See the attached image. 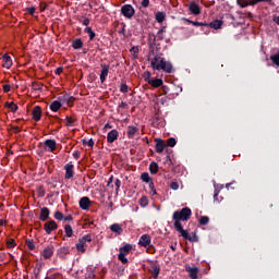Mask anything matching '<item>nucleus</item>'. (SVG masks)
<instances>
[{"mask_svg": "<svg viewBox=\"0 0 279 279\" xmlns=\"http://www.w3.org/2000/svg\"><path fill=\"white\" fill-rule=\"evenodd\" d=\"M174 229L177 230V232L181 233V236L185 239V241H187L190 234L189 231L184 230V228H182V223H178L173 225Z\"/></svg>", "mask_w": 279, "mask_h": 279, "instance_id": "14", "label": "nucleus"}, {"mask_svg": "<svg viewBox=\"0 0 279 279\" xmlns=\"http://www.w3.org/2000/svg\"><path fill=\"white\" fill-rule=\"evenodd\" d=\"M2 88H3V92H4V93H10V90H12V86L9 85V84L3 85Z\"/></svg>", "mask_w": 279, "mask_h": 279, "instance_id": "58", "label": "nucleus"}, {"mask_svg": "<svg viewBox=\"0 0 279 279\" xmlns=\"http://www.w3.org/2000/svg\"><path fill=\"white\" fill-rule=\"evenodd\" d=\"M149 86H153V88H160L162 86L163 82L162 78H156L148 81Z\"/></svg>", "mask_w": 279, "mask_h": 279, "instance_id": "26", "label": "nucleus"}, {"mask_svg": "<svg viewBox=\"0 0 279 279\" xmlns=\"http://www.w3.org/2000/svg\"><path fill=\"white\" fill-rule=\"evenodd\" d=\"M118 260H120L122 265H128L130 263L123 253L118 254Z\"/></svg>", "mask_w": 279, "mask_h": 279, "instance_id": "41", "label": "nucleus"}, {"mask_svg": "<svg viewBox=\"0 0 279 279\" xmlns=\"http://www.w3.org/2000/svg\"><path fill=\"white\" fill-rule=\"evenodd\" d=\"M84 33L88 34L89 40H95V36H97V34L93 32V28L90 26L85 27Z\"/></svg>", "mask_w": 279, "mask_h": 279, "instance_id": "32", "label": "nucleus"}, {"mask_svg": "<svg viewBox=\"0 0 279 279\" xmlns=\"http://www.w3.org/2000/svg\"><path fill=\"white\" fill-rule=\"evenodd\" d=\"M130 90V87L128 86V84H125V83H122L121 85H120V93H128Z\"/></svg>", "mask_w": 279, "mask_h": 279, "instance_id": "49", "label": "nucleus"}, {"mask_svg": "<svg viewBox=\"0 0 279 279\" xmlns=\"http://www.w3.org/2000/svg\"><path fill=\"white\" fill-rule=\"evenodd\" d=\"M44 195H45V190L43 187H39L38 197H43Z\"/></svg>", "mask_w": 279, "mask_h": 279, "instance_id": "61", "label": "nucleus"}, {"mask_svg": "<svg viewBox=\"0 0 279 279\" xmlns=\"http://www.w3.org/2000/svg\"><path fill=\"white\" fill-rule=\"evenodd\" d=\"M190 12H192L195 16H197V14H201L202 13V10L199 9V5L195 2H192L190 4V8H189Z\"/></svg>", "mask_w": 279, "mask_h": 279, "instance_id": "24", "label": "nucleus"}, {"mask_svg": "<svg viewBox=\"0 0 279 279\" xmlns=\"http://www.w3.org/2000/svg\"><path fill=\"white\" fill-rule=\"evenodd\" d=\"M118 138H119V131H117V129L111 130L107 134V143L109 144L114 143V141H117Z\"/></svg>", "mask_w": 279, "mask_h": 279, "instance_id": "11", "label": "nucleus"}, {"mask_svg": "<svg viewBox=\"0 0 279 279\" xmlns=\"http://www.w3.org/2000/svg\"><path fill=\"white\" fill-rule=\"evenodd\" d=\"M167 32V26H162L158 32L154 40H165V33Z\"/></svg>", "mask_w": 279, "mask_h": 279, "instance_id": "28", "label": "nucleus"}, {"mask_svg": "<svg viewBox=\"0 0 279 279\" xmlns=\"http://www.w3.org/2000/svg\"><path fill=\"white\" fill-rule=\"evenodd\" d=\"M114 184H116V187H117L116 191H119V189H121V180L117 179Z\"/></svg>", "mask_w": 279, "mask_h": 279, "instance_id": "59", "label": "nucleus"}, {"mask_svg": "<svg viewBox=\"0 0 279 279\" xmlns=\"http://www.w3.org/2000/svg\"><path fill=\"white\" fill-rule=\"evenodd\" d=\"M141 180L144 181L146 184H149V182H151V177H149V173L143 172L141 174Z\"/></svg>", "mask_w": 279, "mask_h": 279, "instance_id": "36", "label": "nucleus"}, {"mask_svg": "<svg viewBox=\"0 0 279 279\" xmlns=\"http://www.w3.org/2000/svg\"><path fill=\"white\" fill-rule=\"evenodd\" d=\"M32 88L34 90H43V83H40V82H33L32 83Z\"/></svg>", "mask_w": 279, "mask_h": 279, "instance_id": "43", "label": "nucleus"}, {"mask_svg": "<svg viewBox=\"0 0 279 279\" xmlns=\"http://www.w3.org/2000/svg\"><path fill=\"white\" fill-rule=\"evenodd\" d=\"M158 163L156 161H151L150 165H149V172L153 174V175H156V173H158Z\"/></svg>", "mask_w": 279, "mask_h": 279, "instance_id": "31", "label": "nucleus"}, {"mask_svg": "<svg viewBox=\"0 0 279 279\" xmlns=\"http://www.w3.org/2000/svg\"><path fill=\"white\" fill-rule=\"evenodd\" d=\"M170 189H172V191H178V189H180V184L178 182H172L170 183Z\"/></svg>", "mask_w": 279, "mask_h": 279, "instance_id": "54", "label": "nucleus"}, {"mask_svg": "<svg viewBox=\"0 0 279 279\" xmlns=\"http://www.w3.org/2000/svg\"><path fill=\"white\" fill-rule=\"evenodd\" d=\"M131 53H138V47L134 46L131 48Z\"/></svg>", "mask_w": 279, "mask_h": 279, "instance_id": "64", "label": "nucleus"}, {"mask_svg": "<svg viewBox=\"0 0 279 279\" xmlns=\"http://www.w3.org/2000/svg\"><path fill=\"white\" fill-rule=\"evenodd\" d=\"M26 246L28 247V250H36V245L32 240H26Z\"/></svg>", "mask_w": 279, "mask_h": 279, "instance_id": "51", "label": "nucleus"}, {"mask_svg": "<svg viewBox=\"0 0 279 279\" xmlns=\"http://www.w3.org/2000/svg\"><path fill=\"white\" fill-rule=\"evenodd\" d=\"M109 230H111V232H113L114 234L121 235L123 234V227H121V225L119 223H113L109 227Z\"/></svg>", "mask_w": 279, "mask_h": 279, "instance_id": "20", "label": "nucleus"}, {"mask_svg": "<svg viewBox=\"0 0 279 279\" xmlns=\"http://www.w3.org/2000/svg\"><path fill=\"white\" fill-rule=\"evenodd\" d=\"M32 117L34 121H40L43 119V108L40 106H36L33 108Z\"/></svg>", "mask_w": 279, "mask_h": 279, "instance_id": "10", "label": "nucleus"}, {"mask_svg": "<svg viewBox=\"0 0 279 279\" xmlns=\"http://www.w3.org/2000/svg\"><path fill=\"white\" fill-rule=\"evenodd\" d=\"M132 252V244H125L124 246L120 247L119 253L123 254L124 256H128Z\"/></svg>", "mask_w": 279, "mask_h": 279, "instance_id": "29", "label": "nucleus"}, {"mask_svg": "<svg viewBox=\"0 0 279 279\" xmlns=\"http://www.w3.org/2000/svg\"><path fill=\"white\" fill-rule=\"evenodd\" d=\"M185 270L190 274L191 279H197L198 278L199 268L186 266Z\"/></svg>", "mask_w": 279, "mask_h": 279, "instance_id": "13", "label": "nucleus"}, {"mask_svg": "<svg viewBox=\"0 0 279 279\" xmlns=\"http://www.w3.org/2000/svg\"><path fill=\"white\" fill-rule=\"evenodd\" d=\"M209 222H210V218H208V216H202L198 220V223L201 226H208Z\"/></svg>", "mask_w": 279, "mask_h": 279, "instance_id": "37", "label": "nucleus"}, {"mask_svg": "<svg viewBox=\"0 0 279 279\" xmlns=\"http://www.w3.org/2000/svg\"><path fill=\"white\" fill-rule=\"evenodd\" d=\"M82 25H85V27H88L90 25V19L85 17L83 21H81Z\"/></svg>", "mask_w": 279, "mask_h": 279, "instance_id": "57", "label": "nucleus"}, {"mask_svg": "<svg viewBox=\"0 0 279 279\" xmlns=\"http://www.w3.org/2000/svg\"><path fill=\"white\" fill-rule=\"evenodd\" d=\"M149 271H150L153 278L157 279L158 276H160V265L151 264Z\"/></svg>", "mask_w": 279, "mask_h": 279, "instance_id": "18", "label": "nucleus"}, {"mask_svg": "<svg viewBox=\"0 0 279 279\" xmlns=\"http://www.w3.org/2000/svg\"><path fill=\"white\" fill-rule=\"evenodd\" d=\"M78 204L82 210H88V208H90V198H88V196H84L80 199Z\"/></svg>", "mask_w": 279, "mask_h": 279, "instance_id": "12", "label": "nucleus"}, {"mask_svg": "<svg viewBox=\"0 0 279 279\" xmlns=\"http://www.w3.org/2000/svg\"><path fill=\"white\" fill-rule=\"evenodd\" d=\"M150 66L154 71H163L165 73H173V64L166 61L165 58L156 54L150 61Z\"/></svg>", "mask_w": 279, "mask_h": 279, "instance_id": "1", "label": "nucleus"}, {"mask_svg": "<svg viewBox=\"0 0 279 279\" xmlns=\"http://www.w3.org/2000/svg\"><path fill=\"white\" fill-rule=\"evenodd\" d=\"M121 108H128V102H121L119 106H118V110L121 109Z\"/></svg>", "mask_w": 279, "mask_h": 279, "instance_id": "63", "label": "nucleus"}, {"mask_svg": "<svg viewBox=\"0 0 279 279\" xmlns=\"http://www.w3.org/2000/svg\"><path fill=\"white\" fill-rule=\"evenodd\" d=\"M143 77H144L145 82H147V84H149V82H151V72H149V71L144 72Z\"/></svg>", "mask_w": 279, "mask_h": 279, "instance_id": "45", "label": "nucleus"}, {"mask_svg": "<svg viewBox=\"0 0 279 279\" xmlns=\"http://www.w3.org/2000/svg\"><path fill=\"white\" fill-rule=\"evenodd\" d=\"M138 245L141 247H147L148 245H151V236L149 234H143L140 236Z\"/></svg>", "mask_w": 279, "mask_h": 279, "instance_id": "8", "label": "nucleus"}, {"mask_svg": "<svg viewBox=\"0 0 279 279\" xmlns=\"http://www.w3.org/2000/svg\"><path fill=\"white\" fill-rule=\"evenodd\" d=\"M101 71H100V82L104 84L106 82V78L108 77V73H110V65L109 64H100Z\"/></svg>", "mask_w": 279, "mask_h": 279, "instance_id": "7", "label": "nucleus"}, {"mask_svg": "<svg viewBox=\"0 0 279 279\" xmlns=\"http://www.w3.org/2000/svg\"><path fill=\"white\" fill-rule=\"evenodd\" d=\"M191 215H193V211L189 207L174 211L172 215V219L174 221L173 226H177V223H182V221H189L191 219Z\"/></svg>", "mask_w": 279, "mask_h": 279, "instance_id": "2", "label": "nucleus"}, {"mask_svg": "<svg viewBox=\"0 0 279 279\" xmlns=\"http://www.w3.org/2000/svg\"><path fill=\"white\" fill-rule=\"evenodd\" d=\"M7 247H9V250H12V247H16V242L14 241V239H9L7 241Z\"/></svg>", "mask_w": 279, "mask_h": 279, "instance_id": "47", "label": "nucleus"}, {"mask_svg": "<svg viewBox=\"0 0 279 279\" xmlns=\"http://www.w3.org/2000/svg\"><path fill=\"white\" fill-rule=\"evenodd\" d=\"M251 3L252 1L248 0H238V5H240V8H247V5H252Z\"/></svg>", "mask_w": 279, "mask_h": 279, "instance_id": "42", "label": "nucleus"}, {"mask_svg": "<svg viewBox=\"0 0 279 279\" xmlns=\"http://www.w3.org/2000/svg\"><path fill=\"white\" fill-rule=\"evenodd\" d=\"M177 144H178V141H175L174 137H170V138L167 140V146L168 147H173Z\"/></svg>", "mask_w": 279, "mask_h": 279, "instance_id": "46", "label": "nucleus"}, {"mask_svg": "<svg viewBox=\"0 0 279 279\" xmlns=\"http://www.w3.org/2000/svg\"><path fill=\"white\" fill-rule=\"evenodd\" d=\"M53 245H49L47 246L44 252H43V256L44 258L47 260L49 258H51V256H53Z\"/></svg>", "mask_w": 279, "mask_h": 279, "instance_id": "22", "label": "nucleus"}, {"mask_svg": "<svg viewBox=\"0 0 279 279\" xmlns=\"http://www.w3.org/2000/svg\"><path fill=\"white\" fill-rule=\"evenodd\" d=\"M44 230L46 234H51V232H54V230H58V223L56 220H48L44 225Z\"/></svg>", "mask_w": 279, "mask_h": 279, "instance_id": "4", "label": "nucleus"}, {"mask_svg": "<svg viewBox=\"0 0 279 279\" xmlns=\"http://www.w3.org/2000/svg\"><path fill=\"white\" fill-rule=\"evenodd\" d=\"M64 231H65V236H68V239H71V236H73V227H71V225H65Z\"/></svg>", "mask_w": 279, "mask_h": 279, "instance_id": "33", "label": "nucleus"}, {"mask_svg": "<svg viewBox=\"0 0 279 279\" xmlns=\"http://www.w3.org/2000/svg\"><path fill=\"white\" fill-rule=\"evenodd\" d=\"M62 71H64V69L62 66L58 68L54 73L56 75H61Z\"/></svg>", "mask_w": 279, "mask_h": 279, "instance_id": "62", "label": "nucleus"}, {"mask_svg": "<svg viewBox=\"0 0 279 279\" xmlns=\"http://www.w3.org/2000/svg\"><path fill=\"white\" fill-rule=\"evenodd\" d=\"M73 49H82L84 47V41H82V38H76L72 41Z\"/></svg>", "mask_w": 279, "mask_h": 279, "instance_id": "30", "label": "nucleus"}, {"mask_svg": "<svg viewBox=\"0 0 279 279\" xmlns=\"http://www.w3.org/2000/svg\"><path fill=\"white\" fill-rule=\"evenodd\" d=\"M192 25H194V27H206V23H204V22H193V24Z\"/></svg>", "mask_w": 279, "mask_h": 279, "instance_id": "55", "label": "nucleus"}, {"mask_svg": "<svg viewBox=\"0 0 279 279\" xmlns=\"http://www.w3.org/2000/svg\"><path fill=\"white\" fill-rule=\"evenodd\" d=\"M223 25V21L221 20H216L213 21L211 23H206V27L211 28V29H221V26Z\"/></svg>", "mask_w": 279, "mask_h": 279, "instance_id": "16", "label": "nucleus"}, {"mask_svg": "<svg viewBox=\"0 0 279 279\" xmlns=\"http://www.w3.org/2000/svg\"><path fill=\"white\" fill-rule=\"evenodd\" d=\"M44 146H45V150L50 153H53L56 151V149H58L56 140H46L44 142Z\"/></svg>", "mask_w": 279, "mask_h": 279, "instance_id": "6", "label": "nucleus"}, {"mask_svg": "<svg viewBox=\"0 0 279 279\" xmlns=\"http://www.w3.org/2000/svg\"><path fill=\"white\" fill-rule=\"evenodd\" d=\"M49 215H51V211L49 210V208L43 207L40 209L39 220L40 221H47V219H49Z\"/></svg>", "mask_w": 279, "mask_h": 279, "instance_id": "17", "label": "nucleus"}, {"mask_svg": "<svg viewBox=\"0 0 279 279\" xmlns=\"http://www.w3.org/2000/svg\"><path fill=\"white\" fill-rule=\"evenodd\" d=\"M2 60H3V64H2V66L4 68V69H11V66H12V57H10L9 54H3L2 56Z\"/></svg>", "mask_w": 279, "mask_h": 279, "instance_id": "23", "label": "nucleus"}, {"mask_svg": "<svg viewBox=\"0 0 279 279\" xmlns=\"http://www.w3.org/2000/svg\"><path fill=\"white\" fill-rule=\"evenodd\" d=\"M83 145H88V147H95V141L90 138L89 141L82 140Z\"/></svg>", "mask_w": 279, "mask_h": 279, "instance_id": "50", "label": "nucleus"}, {"mask_svg": "<svg viewBox=\"0 0 279 279\" xmlns=\"http://www.w3.org/2000/svg\"><path fill=\"white\" fill-rule=\"evenodd\" d=\"M140 206H142V208L149 206V199L147 198V196H142L140 198Z\"/></svg>", "mask_w": 279, "mask_h": 279, "instance_id": "34", "label": "nucleus"}, {"mask_svg": "<svg viewBox=\"0 0 279 279\" xmlns=\"http://www.w3.org/2000/svg\"><path fill=\"white\" fill-rule=\"evenodd\" d=\"M142 8H149V0H143Z\"/></svg>", "mask_w": 279, "mask_h": 279, "instance_id": "60", "label": "nucleus"}, {"mask_svg": "<svg viewBox=\"0 0 279 279\" xmlns=\"http://www.w3.org/2000/svg\"><path fill=\"white\" fill-rule=\"evenodd\" d=\"M64 123L66 128H75V123H77V118L66 116L64 119Z\"/></svg>", "mask_w": 279, "mask_h": 279, "instance_id": "21", "label": "nucleus"}, {"mask_svg": "<svg viewBox=\"0 0 279 279\" xmlns=\"http://www.w3.org/2000/svg\"><path fill=\"white\" fill-rule=\"evenodd\" d=\"M58 99L61 104H66L70 108H73L75 104V97L70 96L69 94L60 96Z\"/></svg>", "mask_w": 279, "mask_h": 279, "instance_id": "5", "label": "nucleus"}, {"mask_svg": "<svg viewBox=\"0 0 279 279\" xmlns=\"http://www.w3.org/2000/svg\"><path fill=\"white\" fill-rule=\"evenodd\" d=\"M122 16H124L125 19L132 20L134 17V15L136 14V10H134V7H132V4H124L121 7L120 10Z\"/></svg>", "mask_w": 279, "mask_h": 279, "instance_id": "3", "label": "nucleus"}, {"mask_svg": "<svg viewBox=\"0 0 279 279\" xmlns=\"http://www.w3.org/2000/svg\"><path fill=\"white\" fill-rule=\"evenodd\" d=\"M26 11L28 12V14H31V16H34V14H36V8L34 7L27 8Z\"/></svg>", "mask_w": 279, "mask_h": 279, "instance_id": "56", "label": "nucleus"}, {"mask_svg": "<svg viewBox=\"0 0 279 279\" xmlns=\"http://www.w3.org/2000/svg\"><path fill=\"white\" fill-rule=\"evenodd\" d=\"M147 254H156V246L149 244L146 250Z\"/></svg>", "mask_w": 279, "mask_h": 279, "instance_id": "52", "label": "nucleus"}, {"mask_svg": "<svg viewBox=\"0 0 279 279\" xmlns=\"http://www.w3.org/2000/svg\"><path fill=\"white\" fill-rule=\"evenodd\" d=\"M64 169H65V180H71V178H73L74 175V172H73V169H74V166L73 163H66L64 166Z\"/></svg>", "mask_w": 279, "mask_h": 279, "instance_id": "15", "label": "nucleus"}, {"mask_svg": "<svg viewBox=\"0 0 279 279\" xmlns=\"http://www.w3.org/2000/svg\"><path fill=\"white\" fill-rule=\"evenodd\" d=\"M5 108H10L11 112H16V110H19V105L14 102H5Z\"/></svg>", "mask_w": 279, "mask_h": 279, "instance_id": "40", "label": "nucleus"}, {"mask_svg": "<svg viewBox=\"0 0 279 279\" xmlns=\"http://www.w3.org/2000/svg\"><path fill=\"white\" fill-rule=\"evenodd\" d=\"M53 217L54 219H57V221H62V219H64V214H62L61 211H56Z\"/></svg>", "mask_w": 279, "mask_h": 279, "instance_id": "48", "label": "nucleus"}, {"mask_svg": "<svg viewBox=\"0 0 279 279\" xmlns=\"http://www.w3.org/2000/svg\"><path fill=\"white\" fill-rule=\"evenodd\" d=\"M156 145H155V151L157 154H162L165 151V147H167V144L162 138H156Z\"/></svg>", "mask_w": 279, "mask_h": 279, "instance_id": "9", "label": "nucleus"}, {"mask_svg": "<svg viewBox=\"0 0 279 279\" xmlns=\"http://www.w3.org/2000/svg\"><path fill=\"white\" fill-rule=\"evenodd\" d=\"M77 252H81V254H84L86 252V246L84 244H76Z\"/></svg>", "mask_w": 279, "mask_h": 279, "instance_id": "53", "label": "nucleus"}, {"mask_svg": "<svg viewBox=\"0 0 279 279\" xmlns=\"http://www.w3.org/2000/svg\"><path fill=\"white\" fill-rule=\"evenodd\" d=\"M69 247H61L60 250H59V256H60V258H64V256H66V254H69Z\"/></svg>", "mask_w": 279, "mask_h": 279, "instance_id": "44", "label": "nucleus"}, {"mask_svg": "<svg viewBox=\"0 0 279 279\" xmlns=\"http://www.w3.org/2000/svg\"><path fill=\"white\" fill-rule=\"evenodd\" d=\"M187 241H190V243H197L199 241V236H197V233L192 232V235L190 234L187 236Z\"/></svg>", "mask_w": 279, "mask_h": 279, "instance_id": "35", "label": "nucleus"}, {"mask_svg": "<svg viewBox=\"0 0 279 279\" xmlns=\"http://www.w3.org/2000/svg\"><path fill=\"white\" fill-rule=\"evenodd\" d=\"M270 60L275 66H279V51L272 56H270Z\"/></svg>", "mask_w": 279, "mask_h": 279, "instance_id": "38", "label": "nucleus"}, {"mask_svg": "<svg viewBox=\"0 0 279 279\" xmlns=\"http://www.w3.org/2000/svg\"><path fill=\"white\" fill-rule=\"evenodd\" d=\"M166 14L165 12H158L156 14V21L157 23H165Z\"/></svg>", "mask_w": 279, "mask_h": 279, "instance_id": "39", "label": "nucleus"}, {"mask_svg": "<svg viewBox=\"0 0 279 279\" xmlns=\"http://www.w3.org/2000/svg\"><path fill=\"white\" fill-rule=\"evenodd\" d=\"M136 134H138V128L129 125L128 131H126L128 138H134V136H136Z\"/></svg>", "mask_w": 279, "mask_h": 279, "instance_id": "19", "label": "nucleus"}, {"mask_svg": "<svg viewBox=\"0 0 279 279\" xmlns=\"http://www.w3.org/2000/svg\"><path fill=\"white\" fill-rule=\"evenodd\" d=\"M60 108H62V102L60 99L52 101L50 105V110H52V112H58Z\"/></svg>", "mask_w": 279, "mask_h": 279, "instance_id": "25", "label": "nucleus"}, {"mask_svg": "<svg viewBox=\"0 0 279 279\" xmlns=\"http://www.w3.org/2000/svg\"><path fill=\"white\" fill-rule=\"evenodd\" d=\"M92 241H93V236L90 234H86L78 240V245L85 246L86 243H90Z\"/></svg>", "mask_w": 279, "mask_h": 279, "instance_id": "27", "label": "nucleus"}]
</instances>
